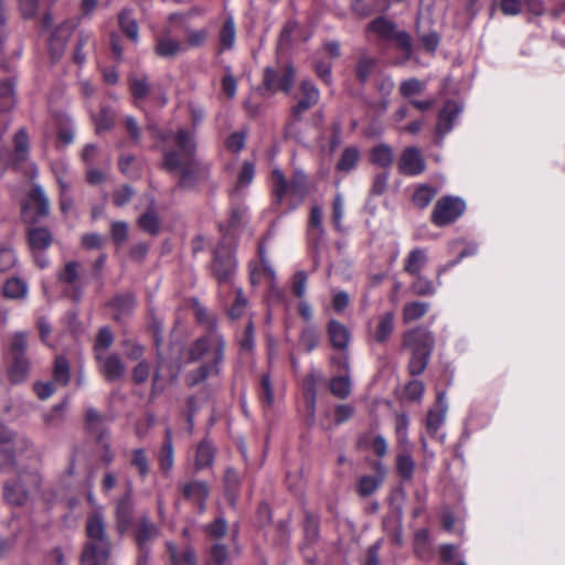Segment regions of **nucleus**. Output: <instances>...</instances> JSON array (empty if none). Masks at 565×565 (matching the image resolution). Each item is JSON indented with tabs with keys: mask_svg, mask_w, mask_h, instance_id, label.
Listing matches in <instances>:
<instances>
[{
	"mask_svg": "<svg viewBox=\"0 0 565 565\" xmlns=\"http://www.w3.org/2000/svg\"><path fill=\"white\" fill-rule=\"evenodd\" d=\"M175 149H163L162 168L168 172H178V186L193 188L204 174V169L198 161L194 135L188 129L180 128L174 136Z\"/></svg>",
	"mask_w": 565,
	"mask_h": 565,
	"instance_id": "obj_1",
	"label": "nucleus"
},
{
	"mask_svg": "<svg viewBox=\"0 0 565 565\" xmlns=\"http://www.w3.org/2000/svg\"><path fill=\"white\" fill-rule=\"evenodd\" d=\"M87 541L81 554V563L97 565L111 556V542L107 534L104 515L95 511L86 519Z\"/></svg>",
	"mask_w": 565,
	"mask_h": 565,
	"instance_id": "obj_2",
	"label": "nucleus"
},
{
	"mask_svg": "<svg viewBox=\"0 0 565 565\" xmlns=\"http://www.w3.org/2000/svg\"><path fill=\"white\" fill-rule=\"evenodd\" d=\"M435 347L433 333L425 327L407 330L402 335V348L409 352L407 371L417 376L426 370Z\"/></svg>",
	"mask_w": 565,
	"mask_h": 565,
	"instance_id": "obj_3",
	"label": "nucleus"
},
{
	"mask_svg": "<svg viewBox=\"0 0 565 565\" xmlns=\"http://www.w3.org/2000/svg\"><path fill=\"white\" fill-rule=\"evenodd\" d=\"M320 92L310 81H302L292 95L294 104L285 125V137L299 139V122L303 115L319 103Z\"/></svg>",
	"mask_w": 565,
	"mask_h": 565,
	"instance_id": "obj_4",
	"label": "nucleus"
},
{
	"mask_svg": "<svg viewBox=\"0 0 565 565\" xmlns=\"http://www.w3.org/2000/svg\"><path fill=\"white\" fill-rule=\"evenodd\" d=\"M366 30L376 35L384 42H394L403 51L404 58L411 60L414 54L412 36L404 30H398L397 24L387 17L381 15L373 19L366 26Z\"/></svg>",
	"mask_w": 565,
	"mask_h": 565,
	"instance_id": "obj_5",
	"label": "nucleus"
},
{
	"mask_svg": "<svg viewBox=\"0 0 565 565\" xmlns=\"http://www.w3.org/2000/svg\"><path fill=\"white\" fill-rule=\"evenodd\" d=\"M28 348V333L18 331L11 335L9 344V379L11 383H21L26 380L30 362L25 355Z\"/></svg>",
	"mask_w": 565,
	"mask_h": 565,
	"instance_id": "obj_6",
	"label": "nucleus"
},
{
	"mask_svg": "<svg viewBox=\"0 0 565 565\" xmlns=\"http://www.w3.org/2000/svg\"><path fill=\"white\" fill-rule=\"evenodd\" d=\"M41 478L35 472H21L13 480H9L3 487V497L12 505H23L28 502L30 492L38 490Z\"/></svg>",
	"mask_w": 565,
	"mask_h": 565,
	"instance_id": "obj_7",
	"label": "nucleus"
},
{
	"mask_svg": "<svg viewBox=\"0 0 565 565\" xmlns=\"http://www.w3.org/2000/svg\"><path fill=\"white\" fill-rule=\"evenodd\" d=\"M296 72L292 65L286 64L278 67H266L263 85L259 92L263 95L284 92L289 94L295 83Z\"/></svg>",
	"mask_w": 565,
	"mask_h": 565,
	"instance_id": "obj_8",
	"label": "nucleus"
},
{
	"mask_svg": "<svg viewBox=\"0 0 565 565\" xmlns=\"http://www.w3.org/2000/svg\"><path fill=\"white\" fill-rule=\"evenodd\" d=\"M273 192L278 203L289 193L291 195L303 199L308 193L307 175L301 171H295L290 181H287L284 173L279 169H275L271 173Z\"/></svg>",
	"mask_w": 565,
	"mask_h": 565,
	"instance_id": "obj_9",
	"label": "nucleus"
},
{
	"mask_svg": "<svg viewBox=\"0 0 565 565\" xmlns=\"http://www.w3.org/2000/svg\"><path fill=\"white\" fill-rule=\"evenodd\" d=\"M84 268L77 260L67 262L57 274L58 282L66 285L65 294L74 301L79 302L86 285L83 275Z\"/></svg>",
	"mask_w": 565,
	"mask_h": 565,
	"instance_id": "obj_10",
	"label": "nucleus"
},
{
	"mask_svg": "<svg viewBox=\"0 0 565 565\" xmlns=\"http://www.w3.org/2000/svg\"><path fill=\"white\" fill-rule=\"evenodd\" d=\"M466 210L463 200L445 195L437 200L431 212V222L439 227L446 226L460 217Z\"/></svg>",
	"mask_w": 565,
	"mask_h": 565,
	"instance_id": "obj_11",
	"label": "nucleus"
},
{
	"mask_svg": "<svg viewBox=\"0 0 565 565\" xmlns=\"http://www.w3.org/2000/svg\"><path fill=\"white\" fill-rule=\"evenodd\" d=\"M21 210L23 218L29 223H36L40 218L50 214L49 199L39 184L32 185L21 204Z\"/></svg>",
	"mask_w": 565,
	"mask_h": 565,
	"instance_id": "obj_12",
	"label": "nucleus"
},
{
	"mask_svg": "<svg viewBox=\"0 0 565 565\" xmlns=\"http://www.w3.org/2000/svg\"><path fill=\"white\" fill-rule=\"evenodd\" d=\"M24 448V441L7 426L0 424V471L14 468L17 454Z\"/></svg>",
	"mask_w": 565,
	"mask_h": 565,
	"instance_id": "obj_13",
	"label": "nucleus"
},
{
	"mask_svg": "<svg viewBox=\"0 0 565 565\" xmlns=\"http://www.w3.org/2000/svg\"><path fill=\"white\" fill-rule=\"evenodd\" d=\"M236 264L232 252L221 244L214 252L212 271L220 284L230 282L235 273Z\"/></svg>",
	"mask_w": 565,
	"mask_h": 565,
	"instance_id": "obj_14",
	"label": "nucleus"
},
{
	"mask_svg": "<svg viewBox=\"0 0 565 565\" xmlns=\"http://www.w3.org/2000/svg\"><path fill=\"white\" fill-rule=\"evenodd\" d=\"M224 339H217L215 341L214 358L212 362L209 364H203L195 371L189 373L186 377L189 386L198 385L199 383L205 381L210 375L220 373V364L224 358Z\"/></svg>",
	"mask_w": 565,
	"mask_h": 565,
	"instance_id": "obj_15",
	"label": "nucleus"
},
{
	"mask_svg": "<svg viewBox=\"0 0 565 565\" xmlns=\"http://www.w3.org/2000/svg\"><path fill=\"white\" fill-rule=\"evenodd\" d=\"M397 169L404 175H418L426 169L425 158L417 147H406L403 149L397 161Z\"/></svg>",
	"mask_w": 565,
	"mask_h": 565,
	"instance_id": "obj_16",
	"label": "nucleus"
},
{
	"mask_svg": "<svg viewBox=\"0 0 565 565\" xmlns=\"http://www.w3.org/2000/svg\"><path fill=\"white\" fill-rule=\"evenodd\" d=\"M462 107L455 100H447L438 114L436 124V143L440 145L444 137L452 129L454 122L461 113Z\"/></svg>",
	"mask_w": 565,
	"mask_h": 565,
	"instance_id": "obj_17",
	"label": "nucleus"
},
{
	"mask_svg": "<svg viewBox=\"0 0 565 565\" xmlns=\"http://www.w3.org/2000/svg\"><path fill=\"white\" fill-rule=\"evenodd\" d=\"M159 535L158 526L152 523L148 518L142 516L134 531V536L139 552H142L145 558L149 557V544L154 541Z\"/></svg>",
	"mask_w": 565,
	"mask_h": 565,
	"instance_id": "obj_18",
	"label": "nucleus"
},
{
	"mask_svg": "<svg viewBox=\"0 0 565 565\" xmlns=\"http://www.w3.org/2000/svg\"><path fill=\"white\" fill-rule=\"evenodd\" d=\"M95 360L98 363L100 374L108 382L119 381L125 375L126 366L117 353L97 355Z\"/></svg>",
	"mask_w": 565,
	"mask_h": 565,
	"instance_id": "obj_19",
	"label": "nucleus"
},
{
	"mask_svg": "<svg viewBox=\"0 0 565 565\" xmlns=\"http://www.w3.org/2000/svg\"><path fill=\"white\" fill-rule=\"evenodd\" d=\"M134 513L132 491L127 490L116 502L115 516L116 529L122 534L127 531L131 523Z\"/></svg>",
	"mask_w": 565,
	"mask_h": 565,
	"instance_id": "obj_20",
	"label": "nucleus"
},
{
	"mask_svg": "<svg viewBox=\"0 0 565 565\" xmlns=\"http://www.w3.org/2000/svg\"><path fill=\"white\" fill-rule=\"evenodd\" d=\"M395 330V315L392 311L379 316L373 328H370L369 334L372 340L379 344H385Z\"/></svg>",
	"mask_w": 565,
	"mask_h": 565,
	"instance_id": "obj_21",
	"label": "nucleus"
},
{
	"mask_svg": "<svg viewBox=\"0 0 565 565\" xmlns=\"http://www.w3.org/2000/svg\"><path fill=\"white\" fill-rule=\"evenodd\" d=\"M182 495L185 500L195 504L200 512L205 510V501L209 497L206 482L193 480L181 486Z\"/></svg>",
	"mask_w": 565,
	"mask_h": 565,
	"instance_id": "obj_22",
	"label": "nucleus"
},
{
	"mask_svg": "<svg viewBox=\"0 0 565 565\" xmlns=\"http://www.w3.org/2000/svg\"><path fill=\"white\" fill-rule=\"evenodd\" d=\"M327 333L333 349L339 352L348 351L351 342V332L342 322L334 319L330 320Z\"/></svg>",
	"mask_w": 565,
	"mask_h": 565,
	"instance_id": "obj_23",
	"label": "nucleus"
},
{
	"mask_svg": "<svg viewBox=\"0 0 565 565\" xmlns=\"http://www.w3.org/2000/svg\"><path fill=\"white\" fill-rule=\"evenodd\" d=\"M136 299L131 292L116 295L108 302V306L114 310L113 319L116 322H124L131 316L135 308Z\"/></svg>",
	"mask_w": 565,
	"mask_h": 565,
	"instance_id": "obj_24",
	"label": "nucleus"
},
{
	"mask_svg": "<svg viewBox=\"0 0 565 565\" xmlns=\"http://www.w3.org/2000/svg\"><path fill=\"white\" fill-rule=\"evenodd\" d=\"M186 47L178 40L169 35H161L156 39L153 51L156 55L163 58H173Z\"/></svg>",
	"mask_w": 565,
	"mask_h": 565,
	"instance_id": "obj_25",
	"label": "nucleus"
},
{
	"mask_svg": "<svg viewBox=\"0 0 565 565\" xmlns=\"http://www.w3.org/2000/svg\"><path fill=\"white\" fill-rule=\"evenodd\" d=\"M166 546L170 565H196V556L192 547L188 546L180 552L171 542H167Z\"/></svg>",
	"mask_w": 565,
	"mask_h": 565,
	"instance_id": "obj_26",
	"label": "nucleus"
},
{
	"mask_svg": "<svg viewBox=\"0 0 565 565\" xmlns=\"http://www.w3.org/2000/svg\"><path fill=\"white\" fill-rule=\"evenodd\" d=\"M14 150L12 154V162L14 167H19L25 162L29 154V136L24 128L18 130L14 135Z\"/></svg>",
	"mask_w": 565,
	"mask_h": 565,
	"instance_id": "obj_27",
	"label": "nucleus"
},
{
	"mask_svg": "<svg viewBox=\"0 0 565 565\" xmlns=\"http://www.w3.org/2000/svg\"><path fill=\"white\" fill-rule=\"evenodd\" d=\"M217 339L223 338L220 335H207L196 339L189 348V360L199 361L210 349H212L214 354L215 341Z\"/></svg>",
	"mask_w": 565,
	"mask_h": 565,
	"instance_id": "obj_28",
	"label": "nucleus"
},
{
	"mask_svg": "<svg viewBox=\"0 0 565 565\" xmlns=\"http://www.w3.org/2000/svg\"><path fill=\"white\" fill-rule=\"evenodd\" d=\"M427 260L428 258L424 249L414 248L405 259L404 271L412 276H418L427 264Z\"/></svg>",
	"mask_w": 565,
	"mask_h": 565,
	"instance_id": "obj_29",
	"label": "nucleus"
},
{
	"mask_svg": "<svg viewBox=\"0 0 565 565\" xmlns=\"http://www.w3.org/2000/svg\"><path fill=\"white\" fill-rule=\"evenodd\" d=\"M71 30L68 26H60L56 29V31L53 33L50 49L52 53V57L54 60H58L62 54L64 53L66 43L70 39Z\"/></svg>",
	"mask_w": 565,
	"mask_h": 565,
	"instance_id": "obj_30",
	"label": "nucleus"
},
{
	"mask_svg": "<svg viewBox=\"0 0 565 565\" xmlns=\"http://www.w3.org/2000/svg\"><path fill=\"white\" fill-rule=\"evenodd\" d=\"M370 160L373 164L382 168L391 167L394 161L392 147L386 143L375 146L371 151Z\"/></svg>",
	"mask_w": 565,
	"mask_h": 565,
	"instance_id": "obj_31",
	"label": "nucleus"
},
{
	"mask_svg": "<svg viewBox=\"0 0 565 565\" xmlns=\"http://www.w3.org/2000/svg\"><path fill=\"white\" fill-rule=\"evenodd\" d=\"M121 31L132 41L137 42L139 38V28L137 21L132 18L130 9H124L118 17Z\"/></svg>",
	"mask_w": 565,
	"mask_h": 565,
	"instance_id": "obj_32",
	"label": "nucleus"
},
{
	"mask_svg": "<svg viewBox=\"0 0 565 565\" xmlns=\"http://www.w3.org/2000/svg\"><path fill=\"white\" fill-rule=\"evenodd\" d=\"M159 465L164 472H168L173 466V443L170 428L166 429L164 440L159 455Z\"/></svg>",
	"mask_w": 565,
	"mask_h": 565,
	"instance_id": "obj_33",
	"label": "nucleus"
},
{
	"mask_svg": "<svg viewBox=\"0 0 565 565\" xmlns=\"http://www.w3.org/2000/svg\"><path fill=\"white\" fill-rule=\"evenodd\" d=\"M28 234L29 243L33 249H45L52 243V234L45 227L30 228Z\"/></svg>",
	"mask_w": 565,
	"mask_h": 565,
	"instance_id": "obj_34",
	"label": "nucleus"
},
{
	"mask_svg": "<svg viewBox=\"0 0 565 565\" xmlns=\"http://www.w3.org/2000/svg\"><path fill=\"white\" fill-rule=\"evenodd\" d=\"M138 225L143 232L151 236H157L161 230L159 217L152 209L147 210L139 216Z\"/></svg>",
	"mask_w": 565,
	"mask_h": 565,
	"instance_id": "obj_35",
	"label": "nucleus"
},
{
	"mask_svg": "<svg viewBox=\"0 0 565 565\" xmlns=\"http://www.w3.org/2000/svg\"><path fill=\"white\" fill-rule=\"evenodd\" d=\"M71 379L70 363L65 356L55 358L53 366V382L61 386H66Z\"/></svg>",
	"mask_w": 565,
	"mask_h": 565,
	"instance_id": "obj_36",
	"label": "nucleus"
},
{
	"mask_svg": "<svg viewBox=\"0 0 565 565\" xmlns=\"http://www.w3.org/2000/svg\"><path fill=\"white\" fill-rule=\"evenodd\" d=\"M330 392L338 398L344 399L351 393V382L349 374L334 376L330 381Z\"/></svg>",
	"mask_w": 565,
	"mask_h": 565,
	"instance_id": "obj_37",
	"label": "nucleus"
},
{
	"mask_svg": "<svg viewBox=\"0 0 565 565\" xmlns=\"http://www.w3.org/2000/svg\"><path fill=\"white\" fill-rule=\"evenodd\" d=\"M225 495L231 504L235 503L236 492L239 488V477L233 468H227L223 478Z\"/></svg>",
	"mask_w": 565,
	"mask_h": 565,
	"instance_id": "obj_38",
	"label": "nucleus"
},
{
	"mask_svg": "<svg viewBox=\"0 0 565 565\" xmlns=\"http://www.w3.org/2000/svg\"><path fill=\"white\" fill-rule=\"evenodd\" d=\"M129 86L132 96L136 99H143L150 94V84L148 82V77L146 75L137 76V75H130L129 76Z\"/></svg>",
	"mask_w": 565,
	"mask_h": 565,
	"instance_id": "obj_39",
	"label": "nucleus"
},
{
	"mask_svg": "<svg viewBox=\"0 0 565 565\" xmlns=\"http://www.w3.org/2000/svg\"><path fill=\"white\" fill-rule=\"evenodd\" d=\"M114 343V335L108 327L99 329L95 343H94V356L107 354L106 350L109 349Z\"/></svg>",
	"mask_w": 565,
	"mask_h": 565,
	"instance_id": "obj_40",
	"label": "nucleus"
},
{
	"mask_svg": "<svg viewBox=\"0 0 565 565\" xmlns=\"http://www.w3.org/2000/svg\"><path fill=\"white\" fill-rule=\"evenodd\" d=\"M214 459V449L209 441L202 440L196 449L195 467L203 469L212 465Z\"/></svg>",
	"mask_w": 565,
	"mask_h": 565,
	"instance_id": "obj_41",
	"label": "nucleus"
},
{
	"mask_svg": "<svg viewBox=\"0 0 565 565\" xmlns=\"http://www.w3.org/2000/svg\"><path fill=\"white\" fill-rule=\"evenodd\" d=\"M437 191L435 188L423 184L416 189L413 194V202L419 209H425L436 196Z\"/></svg>",
	"mask_w": 565,
	"mask_h": 565,
	"instance_id": "obj_42",
	"label": "nucleus"
},
{
	"mask_svg": "<svg viewBox=\"0 0 565 565\" xmlns=\"http://www.w3.org/2000/svg\"><path fill=\"white\" fill-rule=\"evenodd\" d=\"M359 150L354 147H348L343 150L338 163L337 169L342 172H349L355 168L359 161Z\"/></svg>",
	"mask_w": 565,
	"mask_h": 565,
	"instance_id": "obj_43",
	"label": "nucleus"
},
{
	"mask_svg": "<svg viewBox=\"0 0 565 565\" xmlns=\"http://www.w3.org/2000/svg\"><path fill=\"white\" fill-rule=\"evenodd\" d=\"M428 310V303L413 301L403 308V320L405 323L420 319Z\"/></svg>",
	"mask_w": 565,
	"mask_h": 565,
	"instance_id": "obj_44",
	"label": "nucleus"
},
{
	"mask_svg": "<svg viewBox=\"0 0 565 565\" xmlns=\"http://www.w3.org/2000/svg\"><path fill=\"white\" fill-rule=\"evenodd\" d=\"M26 291V284L19 278L8 279L3 286V295L10 299L22 298L25 296Z\"/></svg>",
	"mask_w": 565,
	"mask_h": 565,
	"instance_id": "obj_45",
	"label": "nucleus"
},
{
	"mask_svg": "<svg viewBox=\"0 0 565 565\" xmlns=\"http://www.w3.org/2000/svg\"><path fill=\"white\" fill-rule=\"evenodd\" d=\"M381 483L382 478L374 476H363L358 481L356 491L361 497L366 498L373 494L381 486Z\"/></svg>",
	"mask_w": 565,
	"mask_h": 565,
	"instance_id": "obj_46",
	"label": "nucleus"
},
{
	"mask_svg": "<svg viewBox=\"0 0 565 565\" xmlns=\"http://www.w3.org/2000/svg\"><path fill=\"white\" fill-rule=\"evenodd\" d=\"M379 0H351V10L361 18H366L380 7Z\"/></svg>",
	"mask_w": 565,
	"mask_h": 565,
	"instance_id": "obj_47",
	"label": "nucleus"
},
{
	"mask_svg": "<svg viewBox=\"0 0 565 565\" xmlns=\"http://www.w3.org/2000/svg\"><path fill=\"white\" fill-rule=\"evenodd\" d=\"M414 277L415 280L411 285V290L413 294L422 297L431 296L435 294L436 288L430 279L424 277L422 274Z\"/></svg>",
	"mask_w": 565,
	"mask_h": 565,
	"instance_id": "obj_48",
	"label": "nucleus"
},
{
	"mask_svg": "<svg viewBox=\"0 0 565 565\" xmlns=\"http://www.w3.org/2000/svg\"><path fill=\"white\" fill-rule=\"evenodd\" d=\"M236 30L235 24L232 18L225 20L221 32H220V43L223 49H232L235 42Z\"/></svg>",
	"mask_w": 565,
	"mask_h": 565,
	"instance_id": "obj_49",
	"label": "nucleus"
},
{
	"mask_svg": "<svg viewBox=\"0 0 565 565\" xmlns=\"http://www.w3.org/2000/svg\"><path fill=\"white\" fill-rule=\"evenodd\" d=\"M130 463L138 470L140 477L145 478L149 473V459L145 449H134Z\"/></svg>",
	"mask_w": 565,
	"mask_h": 565,
	"instance_id": "obj_50",
	"label": "nucleus"
},
{
	"mask_svg": "<svg viewBox=\"0 0 565 565\" xmlns=\"http://www.w3.org/2000/svg\"><path fill=\"white\" fill-rule=\"evenodd\" d=\"M376 61L372 57H361L355 67V75L356 78L361 83H365L370 76L372 75L374 67H375Z\"/></svg>",
	"mask_w": 565,
	"mask_h": 565,
	"instance_id": "obj_51",
	"label": "nucleus"
},
{
	"mask_svg": "<svg viewBox=\"0 0 565 565\" xmlns=\"http://www.w3.org/2000/svg\"><path fill=\"white\" fill-rule=\"evenodd\" d=\"M97 132L109 130L115 125V114L109 107H103L98 115L94 117Z\"/></svg>",
	"mask_w": 565,
	"mask_h": 565,
	"instance_id": "obj_52",
	"label": "nucleus"
},
{
	"mask_svg": "<svg viewBox=\"0 0 565 565\" xmlns=\"http://www.w3.org/2000/svg\"><path fill=\"white\" fill-rule=\"evenodd\" d=\"M424 89L425 84L415 77L406 79L399 85V94L405 98L419 95L424 92Z\"/></svg>",
	"mask_w": 565,
	"mask_h": 565,
	"instance_id": "obj_53",
	"label": "nucleus"
},
{
	"mask_svg": "<svg viewBox=\"0 0 565 565\" xmlns=\"http://www.w3.org/2000/svg\"><path fill=\"white\" fill-rule=\"evenodd\" d=\"M396 469L402 479L411 480L415 469L412 457L409 455H399L396 460Z\"/></svg>",
	"mask_w": 565,
	"mask_h": 565,
	"instance_id": "obj_54",
	"label": "nucleus"
},
{
	"mask_svg": "<svg viewBox=\"0 0 565 565\" xmlns=\"http://www.w3.org/2000/svg\"><path fill=\"white\" fill-rule=\"evenodd\" d=\"M193 311L198 322L205 324L211 331L215 330L216 319L212 317L207 309L196 300L193 303Z\"/></svg>",
	"mask_w": 565,
	"mask_h": 565,
	"instance_id": "obj_55",
	"label": "nucleus"
},
{
	"mask_svg": "<svg viewBox=\"0 0 565 565\" xmlns=\"http://www.w3.org/2000/svg\"><path fill=\"white\" fill-rule=\"evenodd\" d=\"M319 343V335L317 331L312 328L303 329L300 338L299 344L303 348L306 352H311L317 348Z\"/></svg>",
	"mask_w": 565,
	"mask_h": 565,
	"instance_id": "obj_56",
	"label": "nucleus"
},
{
	"mask_svg": "<svg viewBox=\"0 0 565 565\" xmlns=\"http://www.w3.org/2000/svg\"><path fill=\"white\" fill-rule=\"evenodd\" d=\"M259 396L268 407L273 406L274 388L269 374H264L260 379Z\"/></svg>",
	"mask_w": 565,
	"mask_h": 565,
	"instance_id": "obj_57",
	"label": "nucleus"
},
{
	"mask_svg": "<svg viewBox=\"0 0 565 565\" xmlns=\"http://www.w3.org/2000/svg\"><path fill=\"white\" fill-rule=\"evenodd\" d=\"M209 38V31L206 29L201 30H186L185 47H200Z\"/></svg>",
	"mask_w": 565,
	"mask_h": 565,
	"instance_id": "obj_58",
	"label": "nucleus"
},
{
	"mask_svg": "<svg viewBox=\"0 0 565 565\" xmlns=\"http://www.w3.org/2000/svg\"><path fill=\"white\" fill-rule=\"evenodd\" d=\"M228 558V551L224 544L215 543L210 550V565H225Z\"/></svg>",
	"mask_w": 565,
	"mask_h": 565,
	"instance_id": "obj_59",
	"label": "nucleus"
},
{
	"mask_svg": "<svg viewBox=\"0 0 565 565\" xmlns=\"http://www.w3.org/2000/svg\"><path fill=\"white\" fill-rule=\"evenodd\" d=\"M445 420V411L430 409L427 414L426 428L430 435H435Z\"/></svg>",
	"mask_w": 565,
	"mask_h": 565,
	"instance_id": "obj_60",
	"label": "nucleus"
},
{
	"mask_svg": "<svg viewBox=\"0 0 565 565\" xmlns=\"http://www.w3.org/2000/svg\"><path fill=\"white\" fill-rule=\"evenodd\" d=\"M246 307H247V299L243 295L242 289L238 288L236 290L235 301H234V303L232 305V307L228 310V316L232 319H238L244 313Z\"/></svg>",
	"mask_w": 565,
	"mask_h": 565,
	"instance_id": "obj_61",
	"label": "nucleus"
},
{
	"mask_svg": "<svg viewBox=\"0 0 565 565\" xmlns=\"http://www.w3.org/2000/svg\"><path fill=\"white\" fill-rule=\"evenodd\" d=\"M149 375L150 364L145 360L139 361V363L132 369L131 376L136 384H143L149 379Z\"/></svg>",
	"mask_w": 565,
	"mask_h": 565,
	"instance_id": "obj_62",
	"label": "nucleus"
},
{
	"mask_svg": "<svg viewBox=\"0 0 565 565\" xmlns=\"http://www.w3.org/2000/svg\"><path fill=\"white\" fill-rule=\"evenodd\" d=\"M135 194L134 189L130 185H124L113 193V203L120 207L127 204L132 195Z\"/></svg>",
	"mask_w": 565,
	"mask_h": 565,
	"instance_id": "obj_63",
	"label": "nucleus"
},
{
	"mask_svg": "<svg viewBox=\"0 0 565 565\" xmlns=\"http://www.w3.org/2000/svg\"><path fill=\"white\" fill-rule=\"evenodd\" d=\"M110 233L114 242L117 245L122 244L127 241L128 237V225L126 222L117 221L114 222L110 226Z\"/></svg>",
	"mask_w": 565,
	"mask_h": 565,
	"instance_id": "obj_64",
	"label": "nucleus"
}]
</instances>
